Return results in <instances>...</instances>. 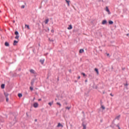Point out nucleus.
Masks as SVG:
<instances>
[{
  "label": "nucleus",
  "instance_id": "obj_1",
  "mask_svg": "<svg viewBox=\"0 0 129 129\" xmlns=\"http://www.w3.org/2000/svg\"><path fill=\"white\" fill-rule=\"evenodd\" d=\"M33 107H34L35 108H37V107H39V104L37 102L34 103Z\"/></svg>",
  "mask_w": 129,
  "mask_h": 129
},
{
  "label": "nucleus",
  "instance_id": "obj_2",
  "mask_svg": "<svg viewBox=\"0 0 129 129\" xmlns=\"http://www.w3.org/2000/svg\"><path fill=\"white\" fill-rule=\"evenodd\" d=\"M106 12H107L108 15H110V11H109V9H108V7H106Z\"/></svg>",
  "mask_w": 129,
  "mask_h": 129
},
{
  "label": "nucleus",
  "instance_id": "obj_3",
  "mask_svg": "<svg viewBox=\"0 0 129 129\" xmlns=\"http://www.w3.org/2000/svg\"><path fill=\"white\" fill-rule=\"evenodd\" d=\"M107 24V21L106 20H103L102 22V25H105Z\"/></svg>",
  "mask_w": 129,
  "mask_h": 129
},
{
  "label": "nucleus",
  "instance_id": "obj_4",
  "mask_svg": "<svg viewBox=\"0 0 129 129\" xmlns=\"http://www.w3.org/2000/svg\"><path fill=\"white\" fill-rule=\"evenodd\" d=\"M18 42L19 41H18L14 40V43H13L14 46H16L17 45V44H18Z\"/></svg>",
  "mask_w": 129,
  "mask_h": 129
},
{
  "label": "nucleus",
  "instance_id": "obj_5",
  "mask_svg": "<svg viewBox=\"0 0 129 129\" xmlns=\"http://www.w3.org/2000/svg\"><path fill=\"white\" fill-rule=\"evenodd\" d=\"M66 3L68 4V7L70 6V1L66 0Z\"/></svg>",
  "mask_w": 129,
  "mask_h": 129
},
{
  "label": "nucleus",
  "instance_id": "obj_6",
  "mask_svg": "<svg viewBox=\"0 0 129 129\" xmlns=\"http://www.w3.org/2000/svg\"><path fill=\"white\" fill-rule=\"evenodd\" d=\"M73 28L72 25H69V27H68V30H72Z\"/></svg>",
  "mask_w": 129,
  "mask_h": 129
},
{
  "label": "nucleus",
  "instance_id": "obj_7",
  "mask_svg": "<svg viewBox=\"0 0 129 129\" xmlns=\"http://www.w3.org/2000/svg\"><path fill=\"white\" fill-rule=\"evenodd\" d=\"M5 45L6 47H9L10 46V44L8 42H6Z\"/></svg>",
  "mask_w": 129,
  "mask_h": 129
},
{
  "label": "nucleus",
  "instance_id": "obj_8",
  "mask_svg": "<svg viewBox=\"0 0 129 129\" xmlns=\"http://www.w3.org/2000/svg\"><path fill=\"white\" fill-rule=\"evenodd\" d=\"M84 49H80L79 53H84Z\"/></svg>",
  "mask_w": 129,
  "mask_h": 129
},
{
  "label": "nucleus",
  "instance_id": "obj_9",
  "mask_svg": "<svg viewBox=\"0 0 129 129\" xmlns=\"http://www.w3.org/2000/svg\"><path fill=\"white\" fill-rule=\"evenodd\" d=\"M60 126L61 127H63V125L61 124V123H58L57 125V127H59Z\"/></svg>",
  "mask_w": 129,
  "mask_h": 129
},
{
  "label": "nucleus",
  "instance_id": "obj_10",
  "mask_svg": "<svg viewBox=\"0 0 129 129\" xmlns=\"http://www.w3.org/2000/svg\"><path fill=\"white\" fill-rule=\"evenodd\" d=\"M30 73H32L33 74H35V71L34 70H30Z\"/></svg>",
  "mask_w": 129,
  "mask_h": 129
},
{
  "label": "nucleus",
  "instance_id": "obj_11",
  "mask_svg": "<svg viewBox=\"0 0 129 129\" xmlns=\"http://www.w3.org/2000/svg\"><path fill=\"white\" fill-rule=\"evenodd\" d=\"M95 71H96V72L98 75V74H99V72H98V69H97V68H95Z\"/></svg>",
  "mask_w": 129,
  "mask_h": 129
},
{
  "label": "nucleus",
  "instance_id": "obj_12",
  "mask_svg": "<svg viewBox=\"0 0 129 129\" xmlns=\"http://www.w3.org/2000/svg\"><path fill=\"white\" fill-rule=\"evenodd\" d=\"M109 25H112L113 24V21H109L108 22Z\"/></svg>",
  "mask_w": 129,
  "mask_h": 129
},
{
  "label": "nucleus",
  "instance_id": "obj_13",
  "mask_svg": "<svg viewBox=\"0 0 129 129\" xmlns=\"http://www.w3.org/2000/svg\"><path fill=\"white\" fill-rule=\"evenodd\" d=\"M44 60H43V59H40V63H41V64H44Z\"/></svg>",
  "mask_w": 129,
  "mask_h": 129
},
{
  "label": "nucleus",
  "instance_id": "obj_14",
  "mask_svg": "<svg viewBox=\"0 0 129 129\" xmlns=\"http://www.w3.org/2000/svg\"><path fill=\"white\" fill-rule=\"evenodd\" d=\"M119 117H120V115L117 116L115 117V119H117V120H118V119H119Z\"/></svg>",
  "mask_w": 129,
  "mask_h": 129
},
{
  "label": "nucleus",
  "instance_id": "obj_15",
  "mask_svg": "<svg viewBox=\"0 0 129 129\" xmlns=\"http://www.w3.org/2000/svg\"><path fill=\"white\" fill-rule=\"evenodd\" d=\"M48 22H49V19H46L45 21V24H48Z\"/></svg>",
  "mask_w": 129,
  "mask_h": 129
},
{
  "label": "nucleus",
  "instance_id": "obj_16",
  "mask_svg": "<svg viewBox=\"0 0 129 129\" xmlns=\"http://www.w3.org/2000/svg\"><path fill=\"white\" fill-rule=\"evenodd\" d=\"M5 96H6V97H8V96H9V94H8V93H4Z\"/></svg>",
  "mask_w": 129,
  "mask_h": 129
},
{
  "label": "nucleus",
  "instance_id": "obj_17",
  "mask_svg": "<svg viewBox=\"0 0 129 129\" xmlns=\"http://www.w3.org/2000/svg\"><path fill=\"white\" fill-rule=\"evenodd\" d=\"M53 102L52 101L51 102L48 103V104L49 105H50V106H52V104H53Z\"/></svg>",
  "mask_w": 129,
  "mask_h": 129
},
{
  "label": "nucleus",
  "instance_id": "obj_18",
  "mask_svg": "<svg viewBox=\"0 0 129 129\" xmlns=\"http://www.w3.org/2000/svg\"><path fill=\"white\" fill-rule=\"evenodd\" d=\"M1 88H2V89H4L5 88V84H2V85H1Z\"/></svg>",
  "mask_w": 129,
  "mask_h": 129
},
{
  "label": "nucleus",
  "instance_id": "obj_19",
  "mask_svg": "<svg viewBox=\"0 0 129 129\" xmlns=\"http://www.w3.org/2000/svg\"><path fill=\"white\" fill-rule=\"evenodd\" d=\"M83 129H86V125L83 124Z\"/></svg>",
  "mask_w": 129,
  "mask_h": 129
},
{
  "label": "nucleus",
  "instance_id": "obj_20",
  "mask_svg": "<svg viewBox=\"0 0 129 129\" xmlns=\"http://www.w3.org/2000/svg\"><path fill=\"white\" fill-rule=\"evenodd\" d=\"M15 34L16 35V36H18L19 35V32L18 31H15Z\"/></svg>",
  "mask_w": 129,
  "mask_h": 129
},
{
  "label": "nucleus",
  "instance_id": "obj_21",
  "mask_svg": "<svg viewBox=\"0 0 129 129\" xmlns=\"http://www.w3.org/2000/svg\"><path fill=\"white\" fill-rule=\"evenodd\" d=\"M25 27H26L27 28V29H28V30H30V26L28 25H25Z\"/></svg>",
  "mask_w": 129,
  "mask_h": 129
},
{
  "label": "nucleus",
  "instance_id": "obj_22",
  "mask_svg": "<svg viewBox=\"0 0 129 129\" xmlns=\"http://www.w3.org/2000/svg\"><path fill=\"white\" fill-rule=\"evenodd\" d=\"M19 38H20V36L19 35H16V36L15 37V39H17V40L19 39Z\"/></svg>",
  "mask_w": 129,
  "mask_h": 129
},
{
  "label": "nucleus",
  "instance_id": "obj_23",
  "mask_svg": "<svg viewBox=\"0 0 129 129\" xmlns=\"http://www.w3.org/2000/svg\"><path fill=\"white\" fill-rule=\"evenodd\" d=\"M22 96H23V95H22V94H18L19 97H22Z\"/></svg>",
  "mask_w": 129,
  "mask_h": 129
},
{
  "label": "nucleus",
  "instance_id": "obj_24",
  "mask_svg": "<svg viewBox=\"0 0 129 129\" xmlns=\"http://www.w3.org/2000/svg\"><path fill=\"white\" fill-rule=\"evenodd\" d=\"M71 108V107H66V109H68V110H69V109H70Z\"/></svg>",
  "mask_w": 129,
  "mask_h": 129
},
{
  "label": "nucleus",
  "instance_id": "obj_25",
  "mask_svg": "<svg viewBox=\"0 0 129 129\" xmlns=\"http://www.w3.org/2000/svg\"><path fill=\"white\" fill-rule=\"evenodd\" d=\"M6 101H7V102H8L9 101V98L8 97H6Z\"/></svg>",
  "mask_w": 129,
  "mask_h": 129
},
{
  "label": "nucleus",
  "instance_id": "obj_26",
  "mask_svg": "<svg viewBox=\"0 0 129 129\" xmlns=\"http://www.w3.org/2000/svg\"><path fill=\"white\" fill-rule=\"evenodd\" d=\"M101 108H102V109H105V107L103 106H101Z\"/></svg>",
  "mask_w": 129,
  "mask_h": 129
},
{
  "label": "nucleus",
  "instance_id": "obj_27",
  "mask_svg": "<svg viewBox=\"0 0 129 129\" xmlns=\"http://www.w3.org/2000/svg\"><path fill=\"white\" fill-rule=\"evenodd\" d=\"M21 9H25V6L23 5L21 6Z\"/></svg>",
  "mask_w": 129,
  "mask_h": 129
},
{
  "label": "nucleus",
  "instance_id": "obj_28",
  "mask_svg": "<svg viewBox=\"0 0 129 129\" xmlns=\"http://www.w3.org/2000/svg\"><path fill=\"white\" fill-rule=\"evenodd\" d=\"M30 90H31V91H32L33 90V87H30Z\"/></svg>",
  "mask_w": 129,
  "mask_h": 129
},
{
  "label": "nucleus",
  "instance_id": "obj_29",
  "mask_svg": "<svg viewBox=\"0 0 129 129\" xmlns=\"http://www.w3.org/2000/svg\"><path fill=\"white\" fill-rule=\"evenodd\" d=\"M57 104L58 105H59V106H61V104H60V103H57Z\"/></svg>",
  "mask_w": 129,
  "mask_h": 129
},
{
  "label": "nucleus",
  "instance_id": "obj_30",
  "mask_svg": "<svg viewBox=\"0 0 129 129\" xmlns=\"http://www.w3.org/2000/svg\"><path fill=\"white\" fill-rule=\"evenodd\" d=\"M82 75H83V76H86L85 74L83 73H82Z\"/></svg>",
  "mask_w": 129,
  "mask_h": 129
},
{
  "label": "nucleus",
  "instance_id": "obj_31",
  "mask_svg": "<svg viewBox=\"0 0 129 129\" xmlns=\"http://www.w3.org/2000/svg\"><path fill=\"white\" fill-rule=\"evenodd\" d=\"M78 79H80V76H79V77H78Z\"/></svg>",
  "mask_w": 129,
  "mask_h": 129
},
{
  "label": "nucleus",
  "instance_id": "obj_32",
  "mask_svg": "<svg viewBox=\"0 0 129 129\" xmlns=\"http://www.w3.org/2000/svg\"><path fill=\"white\" fill-rule=\"evenodd\" d=\"M41 100H42V99H38V101H41Z\"/></svg>",
  "mask_w": 129,
  "mask_h": 129
},
{
  "label": "nucleus",
  "instance_id": "obj_33",
  "mask_svg": "<svg viewBox=\"0 0 129 129\" xmlns=\"http://www.w3.org/2000/svg\"><path fill=\"white\" fill-rule=\"evenodd\" d=\"M111 95V96H113V95H112V94H110Z\"/></svg>",
  "mask_w": 129,
  "mask_h": 129
},
{
  "label": "nucleus",
  "instance_id": "obj_34",
  "mask_svg": "<svg viewBox=\"0 0 129 129\" xmlns=\"http://www.w3.org/2000/svg\"><path fill=\"white\" fill-rule=\"evenodd\" d=\"M126 86H127V84H126L125 85Z\"/></svg>",
  "mask_w": 129,
  "mask_h": 129
},
{
  "label": "nucleus",
  "instance_id": "obj_35",
  "mask_svg": "<svg viewBox=\"0 0 129 129\" xmlns=\"http://www.w3.org/2000/svg\"><path fill=\"white\" fill-rule=\"evenodd\" d=\"M85 82H87V80H85Z\"/></svg>",
  "mask_w": 129,
  "mask_h": 129
},
{
  "label": "nucleus",
  "instance_id": "obj_36",
  "mask_svg": "<svg viewBox=\"0 0 129 129\" xmlns=\"http://www.w3.org/2000/svg\"><path fill=\"white\" fill-rule=\"evenodd\" d=\"M128 35H129L128 34H126V36H128Z\"/></svg>",
  "mask_w": 129,
  "mask_h": 129
},
{
  "label": "nucleus",
  "instance_id": "obj_37",
  "mask_svg": "<svg viewBox=\"0 0 129 129\" xmlns=\"http://www.w3.org/2000/svg\"><path fill=\"white\" fill-rule=\"evenodd\" d=\"M107 56H109V53H108V54H107Z\"/></svg>",
  "mask_w": 129,
  "mask_h": 129
},
{
  "label": "nucleus",
  "instance_id": "obj_38",
  "mask_svg": "<svg viewBox=\"0 0 129 129\" xmlns=\"http://www.w3.org/2000/svg\"><path fill=\"white\" fill-rule=\"evenodd\" d=\"M35 121H37V119H35Z\"/></svg>",
  "mask_w": 129,
  "mask_h": 129
},
{
  "label": "nucleus",
  "instance_id": "obj_39",
  "mask_svg": "<svg viewBox=\"0 0 129 129\" xmlns=\"http://www.w3.org/2000/svg\"><path fill=\"white\" fill-rule=\"evenodd\" d=\"M13 23H15V21H13Z\"/></svg>",
  "mask_w": 129,
  "mask_h": 129
},
{
  "label": "nucleus",
  "instance_id": "obj_40",
  "mask_svg": "<svg viewBox=\"0 0 129 129\" xmlns=\"http://www.w3.org/2000/svg\"><path fill=\"white\" fill-rule=\"evenodd\" d=\"M48 31L49 30V28H48Z\"/></svg>",
  "mask_w": 129,
  "mask_h": 129
},
{
  "label": "nucleus",
  "instance_id": "obj_41",
  "mask_svg": "<svg viewBox=\"0 0 129 129\" xmlns=\"http://www.w3.org/2000/svg\"><path fill=\"white\" fill-rule=\"evenodd\" d=\"M34 100H35V98H34Z\"/></svg>",
  "mask_w": 129,
  "mask_h": 129
}]
</instances>
